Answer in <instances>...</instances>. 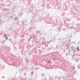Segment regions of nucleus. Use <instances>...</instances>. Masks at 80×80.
Returning <instances> with one entry per match:
<instances>
[{"instance_id":"f257e3e1","label":"nucleus","mask_w":80,"mask_h":80,"mask_svg":"<svg viewBox=\"0 0 80 80\" xmlns=\"http://www.w3.org/2000/svg\"><path fill=\"white\" fill-rule=\"evenodd\" d=\"M13 15H12V16H11L10 18H13Z\"/></svg>"},{"instance_id":"f03ea898","label":"nucleus","mask_w":80,"mask_h":80,"mask_svg":"<svg viewBox=\"0 0 80 80\" xmlns=\"http://www.w3.org/2000/svg\"><path fill=\"white\" fill-rule=\"evenodd\" d=\"M78 51H79V49H78Z\"/></svg>"},{"instance_id":"7ed1b4c3","label":"nucleus","mask_w":80,"mask_h":80,"mask_svg":"<svg viewBox=\"0 0 80 80\" xmlns=\"http://www.w3.org/2000/svg\"><path fill=\"white\" fill-rule=\"evenodd\" d=\"M7 9L8 10H9V9L8 8Z\"/></svg>"},{"instance_id":"20e7f679","label":"nucleus","mask_w":80,"mask_h":80,"mask_svg":"<svg viewBox=\"0 0 80 80\" xmlns=\"http://www.w3.org/2000/svg\"><path fill=\"white\" fill-rule=\"evenodd\" d=\"M43 7H44V5H43Z\"/></svg>"},{"instance_id":"39448f33","label":"nucleus","mask_w":80,"mask_h":80,"mask_svg":"<svg viewBox=\"0 0 80 80\" xmlns=\"http://www.w3.org/2000/svg\"><path fill=\"white\" fill-rule=\"evenodd\" d=\"M66 55H68V54H66Z\"/></svg>"},{"instance_id":"423d86ee","label":"nucleus","mask_w":80,"mask_h":80,"mask_svg":"<svg viewBox=\"0 0 80 80\" xmlns=\"http://www.w3.org/2000/svg\"><path fill=\"white\" fill-rule=\"evenodd\" d=\"M44 4H45V3H44Z\"/></svg>"}]
</instances>
